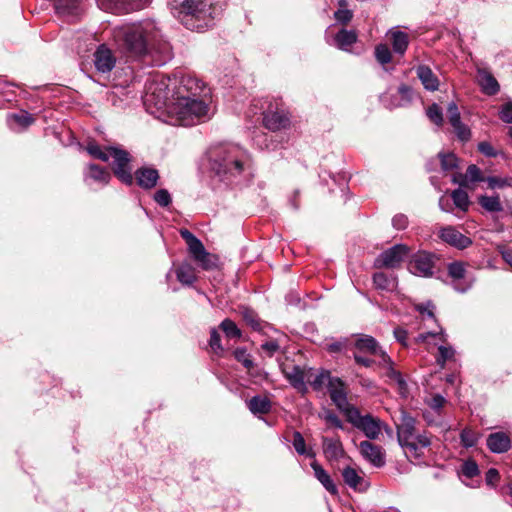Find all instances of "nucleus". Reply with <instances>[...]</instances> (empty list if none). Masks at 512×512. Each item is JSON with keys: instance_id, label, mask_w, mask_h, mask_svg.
<instances>
[{"instance_id": "obj_1", "label": "nucleus", "mask_w": 512, "mask_h": 512, "mask_svg": "<svg viewBox=\"0 0 512 512\" xmlns=\"http://www.w3.org/2000/svg\"><path fill=\"white\" fill-rule=\"evenodd\" d=\"M167 81L162 78L159 82H153L148 87L145 102L155 100L159 108L167 107L168 114L175 123L182 126H192L209 117V90L197 78L184 76L180 79L169 104Z\"/></svg>"}, {"instance_id": "obj_2", "label": "nucleus", "mask_w": 512, "mask_h": 512, "mask_svg": "<svg viewBox=\"0 0 512 512\" xmlns=\"http://www.w3.org/2000/svg\"><path fill=\"white\" fill-rule=\"evenodd\" d=\"M119 45L131 57H143L158 54L155 60L158 65L171 57L170 46L164 41L153 22L125 25L115 31Z\"/></svg>"}, {"instance_id": "obj_3", "label": "nucleus", "mask_w": 512, "mask_h": 512, "mask_svg": "<svg viewBox=\"0 0 512 512\" xmlns=\"http://www.w3.org/2000/svg\"><path fill=\"white\" fill-rule=\"evenodd\" d=\"M211 168L224 180L240 175L249 164L248 153L238 145H227L211 152Z\"/></svg>"}, {"instance_id": "obj_4", "label": "nucleus", "mask_w": 512, "mask_h": 512, "mask_svg": "<svg viewBox=\"0 0 512 512\" xmlns=\"http://www.w3.org/2000/svg\"><path fill=\"white\" fill-rule=\"evenodd\" d=\"M175 7H180L184 14L183 23L191 30L208 27L216 13L211 0H173Z\"/></svg>"}, {"instance_id": "obj_5", "label": "nucleus", "mask_w": 512, "mask_h": 512, "mask_svg": "<svg viewBox=\"0 0 512 512\" xmlns=\"http://www.w3.org/2000/svg\"><path fill=\"white\" fill-rule=\"evenodd\" d=\"M290 114L282 101L269 102L263 112V125L271 131H279L290 126Z\"/></svg>"}, {"instance_id": "obj_6", "label": "nucleus", "mask_w": 512, "mask_h": 512, "mask_svg": "<svg viewBox=\"0 0 512 512\" xmlns=\"http://www.w3.org/2000/svg\"><path fill=\"white\" fill-rule=\"evenodd\" d=\"M346 418L348 422L361 430L369 439H377L381 434V420L371 414L361 415L360 411L356 407L348 411Z\"/></svg>"}, {"instance_id": "obj_7", "label": "nucleus", "mask_w": 512, "mask_h": 512, "mask_svg": "<svg viewBox=\"0 0 512 512\" xmlns=\"http://www.w3.org/2000/svg\"><path fill=\"white\" fill-rule=\"evenodd\" d=\"M109 158H113V172L115 176L124 184L131 185L133 183V175L129 163L131 161L130 154L119 147H107Z\"/></svg>"}, {"instance_id": "obj_8", "label": "nucleus", "mask_w": 512, "mask_h": 512, "mask_svg": "<svg viewBox=\"0 0 512 512\" xmlns=\"http://www.w3.org/2000/svg\"><path fill=\"white\" fill-rule=\"evenodd\" d=\"M282 373L289 383L301 394H306L308 386L306 385L309 367H301L292 363L281 366Z\"/></svg>"}, {"instance_id": "obj_9", "label": "nucleus", "mask_w": 512, "mask_h": 512, "mask_svg": "<svg viewBox=\"0 0 512 512\" xmlns=\"http://www.w3.org/2000/svg\"><path fill=\"white\" fill-rule=\"evenodd\" d=\"M328 391L332 402L341 410L345 415L348 414L350 409H354L347 400V392L345 383L338 377H332L328 383Z\"/></svg>"}, {"instance_id": "obj_10", "label": "nucleus", "mask_w": 512, "mask_h": 512, "mask_svg": "<svg viewBox=\"0 0 512 512\" xmlns=\"http://www.w3.org/2000/svg\"><path fill=\"white\" fill-rule=\"evenodd\" d=\"M408 253L409 248L406 245H395L381 253L375 264L377 267L395 268L401 264Z\"/></svg>"}, {"instance_id": "obj_11", "label": "nucleus", "mask_w": 512, "mask_h": 512, "mask_svg": "<svg viewBox=\"0 0 512 512\" xmlns=\"http://www.w3.org/2000/svg\"><path fill=\"white\" fill-rule=\"evenodd\" d=\"M433 269V255L427 252L416 253L409 262V270L417 276H431L433 274Z\"/></svg>"}, {"instance_id": "obj_12", "label": "nucleus", "mask_w": 512, "mask_h": 512, "mask_svg": "<svg viewBox=\"0 0 512 512\" xmlns=\"http://www.w3.org/2000/svg\"><path fill=\"white\" fill-rule=\"evenodd\" d=\"M448 275L452 279V285L458 292H466L473 284L466 279V266L462 262H452L448 265Z\"/></svg>"}, {"instance_id": "obj_13", "label": "nucleus", "mask_w": 512, "mask_h": 512, "mask_svg": "<svg viewBox=\"0 0 512 512\" xmlns=\"http://www.w3.org/2000/svg\"><path fill=\"white\" fill-rule=\"evenodd\" d=\"M439 238L457 249H465L472 244V240L462 234L453 226L442 227L438 233Z\"/></svg>"}, {"instance_id": "obj_14", "label": "nucleus", "mask_w": 512, "mask_h": 512, "mask_svg": "<svg viewBox=\"0 0 512 512\" xmlns=\"http://www.w3.org/2000/svg\"><path fill=\"white\" fill-rule=\"evenodd\" d=\"M116 64V57L106 45H100L94 53V65L97 71L109 73Z\"/></svg>"}, {"instance_id": "obj_15", "label": "nucleus", "mask_w": 512, "mask_h": 512, "mask_svg": "<svg viewBox=\"0 0 512 512\" xmlns=\"http://www.w3.org/2000/svg\"><path fill=\"white\" fill-rule=\"evenodd\" d=\"M410 442L411 444H401V446L408 457L417 459L424 454V449L431 445V437L426 432L416 433Z\"/></svg>"}, {"instance_id": "obj_16", "label": "nucleus", "mask_w": 512, "mask_h": 512, "mask_svg": "<svg viewBox=\"0 0 512 512\" xmlns=\"http://www.w3.org/2000/svg\"><path fill=\"white\" fill-rule=\"evenodd\" d=\"M359 451L363 458L375 467H382L385 464V454L380 446L370 441H362L359 444Z\"/></svg>"}, {"instance_id": "obj_17", "label": "nucleus", "mask_w": 512, "mask_h": 512, "mask_svg": "<svg viewBox=\"0 0 512 512\" xmlns=\"http://www.w3.org/2000/svg\"><path fill=\"white\" fill-rule=\"evenodd\" d=\"M110 172L96 164H89L84 172V181L87 185L96 183L99 186H105L110 182Z\"/></svg>"}, {"instance_id": "obj_18", "label": "nucleus", "mask_w": 512, "mask_h": 512, "mask_svg": "<svg viewBox=\"0 0 512 512\" xmlns=\"http://www.w3.org/2000/svg\"><path fill=\"white\" fill-rule=\"evenodd\" d=\"M416 433V420L407 414H403L401 422L397 425L399 444H411L409 441L414 439Z\"/></svg>"}, {"instance_id": "obj_19", "label": "nucleus", "mask_w": 512, "mask_h": 512, "mask_svg": "<svg viewBox=\"0 0 512 512\" xmlns=\"http://www.w3.org/2000/svg\"><path fill=\"white\" fill-rule=\"evenodd\" d=\"M381 358L383 367L386 369V376L398 386L399 392L404 395L407 387L401 373L394 369L391 358L385 352H381Z\"/></svg>"}, {"instance_id": "obj_20", "label": "nucleus", "mask_w": 512, "mask_h": 512, "mask_svg": "<svg viewBox=\"0 0 512 512\" xmlns=\"http://www.w3.org/2000/svg\"><path fill=\"white\" fill-rule=\"evenodd\" d=\"M476 79L485 94L495 95L498 93L500 86L495 77L487 70L478 69Z\"/></svg>"}, {"instance_id": "obj_21", "label": "nucleus", "mask_w": 512, "mask_h": 512, "mask_svg": "<svg viewBox=\"0 0 512 512\" xmlns=\"http://www.w3.org/2000/svg\"><path fill=\"white\" fill-rule=\"evenodd\" d=\"M193 259L199 264L204 270H211L217 266V257L206 251L204 245L201 243L197 250L190 252Z\"/></svg>"}, {"instance_id": "obj_22", "label": "nucleus", "mask_w": 512, "mask_h": 512, "mask_svg": "<svg viewBox=\"0 0 512 512\" xmlns=\"http://www.w3.org/2000/svg\"><path fill=\"white\" fill-rule=\"evenodd\" d=\"M487 446L493 453H504L510 449L511 441L505 433L496 432L488 436Z\"/></svg>"}, {"instance_id": "obj_23", "label": "nucleus", "mask_w": 512, "mask_h": 512, "mask_svg": "<svg viewBox=\"0 0 512 512\" xmlns=\"http://www.w3.org/2000/svg\"><path fill=\"white\" fill-rule=\"evenodd\" d=\"M137 184L144 189H151L156 186L159 174L153 168H140L135 172Z\"/></svg>"}, {"instance_id": "obj_24", "label": "nucleus", "mask_w": 512, "mask_h": 512, "mask_svg": "<svg viewBox=\"0 0 512 512\" xmlns=\"http://www.w3.org/2000/svg\"><path fill=\"white\" fill-rule=\"evenodd\" d=\"M331 378L332 376L327 370L316 371L309 368L306 385L309 384L315 391H321L325 385L328 386Z\"/></svg>"}, {"instance_id": "obj_25", "label": "nucleus", "mask_w": 512, "mask_h": 512, "mask_svg": "<svg viewBox=\"0 0 512 512\" xmlns=\"http://www.w3.org/2000/svg\"><path fill=\"white\" fill-rule=\"evenodd\" d=\"M373 285L375 289L384 292H393L396 290L398 282L393 274L376 272L373 275Z\"/></svg>"}, {"instance_id": "obj_26", "label": "nucleus", "mask_w": 512, "mask_h": 512, "mask_svg": "<svg viewBox=\"0 0 512 512\" xmlns=\"http://www.w3.org/2000/svg\"><path fill=\"white\" fill-rule=\"evenodd\" d=\"M311 468L314 471L315 478L323 485V487L332 495H336L338 493V488L331 476L324 470V468L317 462L313 461L311 464Z\"/></svg>"}, {"instance_id": "obj_27", "label": "nucleus", "mask_w": 512, "mask_h": 512, "mask_svg": "<svg viewBox=\"0 0 512 512\" xmlns=\"http://www.w3.org/2000/svg\"><path fill=\"white\" fill-rule=\"evenodd\" d=\"M418 78L427 90L435 91L439 87V80L432 70L426 65H420L416 69Z\"/></svg>"}, {"instance_id": "obj_28", "label": "nucleus", "mask_w": 512, "mask_h": 512, "mask_svg": "<svg viewBox=\"0 0 512 512\" xmlns=\"http://www.w3.org/2000/svg\"><path fill=\"white\" fill-rule=\"evenodd\" d=\"M342 477L344 482L354 490L365 491L367 489L364 479L352 467L344 468L342 471Z\"/></svg>"}, {"instance_id": "obj_29", "label": "nucleus", "mask_w": 512, "mask_h": 512, "mask_svg": "<svg viewBox=\"0 0 512 512\" xmlns=\"http://www.w3.org/2000/svg\"><path fill=\"white\" fill-rule=\"evenodd\" d=\"M323 452L329 461L338 460L344 454L340 440L330 438L323 439Z\"/></svg>"}, {"instance_id": "obj_30", "label": "nucleus", "mask_w": 512, "mask_h": 512, "mask_svg": "<svg viewBox=\"0 0 512 512\" xmlns=\"http://www.w3.org/2000/svg\"><path fill=\"white\" fill-rule=\"evenodd\" d=\"M355 347L359 352L368 353L372 355H380L383 352L379 346L377 341L368 335H362L355 342Z\"/></svg>"}, {"instance_id": "obj_31", "label": "nucleus", "mask_w": 512, "mask_h": 512, "mask_svg": "<svg viewBox=\"0 0 512 512\" xmlns=\"http://www.w3.org/2000/svg\"><path fill=\"white\" fill-rule=\"evenodd\" d=\"M247 406L253 414H266L271 409V403L268 398L254 396L248 402Z\"/></svg>"}, {"instance_id": "obj_32", "label": "nucleus", "mask_w": 512, "mask_h": 512, "mask_svg": "<svg viewBox=\"0 0 512 512\" xmlns=\"http://www.w3.org/2000/svg\"><path fill=\"white\" fill-rule=\"evenodd\" d=\"M389 34L394 52L404 54L409 44L408 35L399 30H391Z\"/></svg>"}, {"instance_id": "obj_33", "label": "nucleus", "mask_w": 512, "mask_h": 512, "mask_svg": "<svg viewBox=\"0 0 512 512\" xmlns=\"http://www.w3.org/2000/svg\"><path fill=\"white\" fill-rule=\"evenodd\" d=\"M178 281L185 285H191L196 280L195 268L189 263H182L176 269Z\"/></svg>"}, {"instance_id": "obj_34", "label": "nucleus", "mask_w": 512, "mask_h": 512, "mask_svg": "<svg viewBox=\"0 0 512 512\" xmlns=\"http://www.w3.org/2000/svg\"><path fill=\"white\" fill-rule=\"evenodd\" d=\"M356 40V33L345 29L340 30L335 36L337 46L344 50H347Z\"/></svg>"}, {"instance_id": "obj_35", "label": "nucleus", "mask_w": 512, "mask_h": 512, "mask_svg": "<svg viewBox=\"0 0 512 512\" xmlns=\"http://www.w3.org/2000/svg\"><path fill=\"white\" fill-rule=\"evenodd\" d=\"M478 201L489 212H500L503 209L499 196H480Z\"/></svg>"}, {"instance_id": "obj_36", "label": "nucleus", "mask_w": 512, "mask_h": 512, "mask_svg": "<svg viewBox=\"0 0 512 512\" xmlns=\"http://www.w3.org/2000/svg\"><path fill=\"white\" fill-rule=\"evenodd\" d=\"M292 443L298 454L306 455L311 458L315 457V453L313 452V450L306 448L305 439L300 432H294Z\"/></svg>"}, {"instance_id": "obj_37", "label": "nucleus", "mask_w": 512, "mask_h": 512, "mask_svg": "<svg viewBox=\"0 0 512 512\" xmlns=\"http://www.w3.org/2000/svg\"><path fill=\"white\" fill-rule=\"evenodd\" d=\"M240 314L243 318V320L251 326L254 330H260L261 329V322L257 316V314L248 307H241L240 308Z\"/></svg>"}, {"instance_id": "obj_38", "label": "nucleus", "mask_w": 512, "mask_h": 512, "mask_svg": "<svg viewBox=\"0 0 512 512\" xmlns=\"http://www.w3.org/2000/svg\"><path fill=\"white\" fill-rule=\"evenodd\" d=\"M221 330L228 338H240L242 333L236 323L229 318L224 319L220 324Z\"/></svg>"}, {"instance_id": "obj_39", "label": "nucleus", "mask_w": 512, "mask_h": 512, "mask_svg": "<svg viewBox=\"0 0 512 512\" xmlns=\"http://www.w3.org/2000/svg\"><path fill=\"white\" fill-rule=\"evenodd\" d=\"M452 200L456 207L459 209L466 211L469 206V198L466 191L462 189H456L452 192Z\"/></svg>"}, {"instance_id": "obj_40", "label": "nucleus", "mask_w": 512, "mask_h": 512, "mask_svg": "<svg viewBox=\"0 0 512 512\" xmlns=\"http://www.w3.org/2000/svg\"><path fill=\"white\" fill-rule=\"evenodd\" d=\"M438 157L443 171L449 172L457 167V157L453 153H439Z\"/></svg>"}, {"instance_id": "obj_41", "label": "nucleus", "mask_w": 512, "mask_h": 512, "mask_svg": "<svg viewBox=\"0 0 512 512\" xmlns=\"http://www.w3.org/2000/svg\"><path fill=\"white\" fill-rule=\"evenodd\" d=\"M460 439L463 446L473 447L479 439V434L472 429L465 428L460 434Z\"/></svg>"}, {"instance_id": "obj_42", "label": "nucleus", "mask_w": 512, "mask_h": 512, "mask_svg": "<svg viewBox=\"0 0 512 512\" xmlns=\"http://www.w3.org/2000/svg\"><path fill=\"white\" fill-rule=\"evenodd\" d=\"M9 119L18 124L22 128H26L34 122L33 116L25 111L11 114L9 116Z\"/></svg>"}, {"instance_id": "obj_43", "label": "nucleus", "mask_w": 512, "mask_h": 512, "mask_svg": "<svg viewBox=\"0 0 512 512\" xmlns=\"http://www.w3.org/2000/svg\"><path fill=\"white\" fill-rule=\"evenodd\" d=\"M439 355L436 358L437 363L443 368L446 361L454 359L455 351L451 346L440 345L438 348Z\"/></svg>"}, {"instance_id": "obj_44", "label": "nucleus", "mask_w": 512, "mask_h": 512, "mask_svg": "<svg viewBox=\"0 0 512 512\" xmlns=\"http://www.w3.org/2000/svg\"><path fill=\"white\" fill-rule=\"evenodd\" d=\"M87 152L96 159L107 162L109 160V152L107 151V147L103 150L96 143H89L87 146Z\"/></svg>"}, {"instance_id": "obj_45", "label": "nucleus", "mask_w": 512, "mask_h": 512, "mask_svg": "<svg viewBox=\"0 0 512 512\" xmlns=\"http://www.w3.org/2000/svg\"><path fill=\"white\" fill-rule=\"evenodd\" d=\"M234 357L235 359L240 362L247 370H250L251 368H253L254 366V363L251 359V356L250 354H248L246 352L245 349H242V348H237L235 351H234Z\"/></svg>"}, {"instance_id": "obj_46", "label": "nucleus", "mask_w": 512, "mask_h": 512, "mask_svg": "<svg viewBox=\"0 0 512 512\" xmlns=\"http://www.w3.org/2000/svg\"><path fill=\"white\" fill-rule=\"evenodd\" d=\"M375 56L381 64H387L391 61V52L387 45L380 44L375 48Z\"/></svg>"}, {"instance_id": "obj_47", "label": "nucleus", "mask_w": 512, "mask_h": 512, "mask_svg": "<svg viewBox=\"0 0 512 512\" xmlns=\"http://www.w3.org/2000/svg\"><path fill=\"white\" fill-rule=\"evenodd\" d=\"M181 237L186 241L188 245L189 252L193 250H197L199 245L202 243L198 238H196L189 230L183 229L180 231Z\"/></svg>"}, {"instance_id": "obj_48", "label": "nucleus", "mask_w": 512, "mask_h": 512, "mask_svg": "<svg viewBox=\"0 0 512 512\" xmlns=\"http://www.w3.org/2000/svg\"><path fill=\"white\" fill-rule=\"evenodd\" d=\"M428 118L437 126H441L443 122L441 108L437 104L431 105L427 109Z\"/></svg>"}, {"instance_id": "obj_49", "label": "nucleus", "mask_w": 512, "mask_h": 512, "mask_svg": "<svg viewBox=\"0 0 512 512\" xmlns=\"http://www.w3.org/2000/svg\"><path fill=\"white\" fill-rule=\"evenodd\" d=\"M485 181L491 189L512 186V178L487 177Z\"/></svg>"}, {"instance_id": "obj_50", "label": "nucleus", "mask_w": 512, "mask_h": 512, "mask_svg": "<svg viewBox=\"0 0 512 512\" xmlns=\"http://www.w3.org/2000/svg\"><path fill=\"white\" fill-rule=\"evenodd\" d=\"M426 403L436 413H440L441 409L444 407V404L446 403V400L440 394H435L429 399H427Z\"/></svg>"}, {"instance_id": "obj_51", "label": "nucleus", "mask_w": 512, "mask_h": 512, "mask_svg": "<svg viewBox=\"0 0 512 512\" xmlns=\"http://www.w3.org/2000/svg\"><path fill=\"white\" fill-rule=\"evenodd\" d=\"M465 178L470 180L471 182H479V181H485L486 178L482 176L481 170L476 165H469Z\"/></svg>"}, {"instance_id": "obj_52", "label": "nucleus", "mask_w": 512, "mask_h": 512, "mask_svg": "<svg viewBox=\"0 0 512 512\" xmlns=\"http://www.w3.org/2000/svg\"><path fill=\"white\" fill-rule=\"evenodd\" d=\"M209 345L216 354H221L223 352L220 335L216 329H212L210 332Z\"/></svg>"}, {"instance_id": "obj_53", "label": "nucleus", "mask_w": 512, "mask_h": 512, "mask_svg": "<svg viewBox=\"0 0 512 512\" xmlns=\"http://www.w3.org/2000/svg\"><path fill=\"white\" fill-rule=\"evenodd\" d=\"M155 201L163 207L168 206L171 203V196L166 189L158 190L154 195Z\"/></svg>"}, {"instance_id": "obj_54", "label": "nucleus", "mask_w": 512, "mask_h": 512, "mask_svg": "<svg viewBox=\"0 0 512 512\" xmlns=\"http://www.w3.org/2000/svg\"><path fill=\"white\" fill-rule=\"evenodd\" d=\"M462 473L468 478H473L479 473L477 464L474 461H466L462 466Z\"/></svg>"}, {"instance_id": "obj_55", "label": "nucleus", "mask_w": 512, "mask_h": 512, "mask_svg": "<svg viewBox=\"0 0 512 512\" xmlns=\"http://www.w3.org/2000/svg\"><path fill=\"white\" fill-rule=\"evenodd\" d=\"M452 127L460 140L467 141L470 139L471 132L467 126L462 124V122H459L458 125H452Z\"/></svg>"}, {"instance_id": "obj_56", "label": "nucleus", "mask_w": 512, "mask_h": 512, "mask_svg": "<svg viewBox=\"0 0 512 512\" xmlns=\"http://www.w3.org/2000/svg\"><path fill=\"white\" fill-rule=\"evenodd\" d=\"M322 418L330 425V426H333V427H336V428H339V429H342L343 428V424H342V421L340 420V418L333 412L331 411H326Z\"/></svg>"}, {"instance_id": "obj_57", "label": "nucleus", "mask_w": 512, "mask_h": 512, "mask_svg": "<svg viewBox=\"0 0 512 512\" xmlns=\"http://www.w3.org/2000/svg\"><path fill=\"white\" fill-rule=\"evenodd\" d=\"M449 122L451 125H458L461 122L460 113L455 103H450L447 109Z\"/></svg>"}, {"instance_id": "obj_58", "label": "nucleus", "mask_w": 512, "mask_h": 512, "mask_svg": "<svg viewBox=\"0 0 512 512\" xmlns=\"http://www.w3.org/2000/svg\"><path fill=\"white\" fill-rule=\"evenodd\" d=\"M499 117L505 123H512V102H508L502 106L499 111Z\"/></svg>"}, {"instance_id": "obj_59", "label": "nucleus", "mask_w": 512, "mask_h": 512, "mask_svg": "<svg viewBox=\"0 0 512 512\" xmlns=\"http://www.w3.org/2000/svg\"><path fill=\"white\" fill-rule=\"evenodd\" d=\"M478 150L485 156L495 157L497 155V151L493 148V146L486 141L480 142L478 144Z\"/></svg>"}, {"instance_id": "obj_60", "label": "nucleus", "mask_w": 512, "mask_h": 512, "mask_svg": "<svg viewBox=\"0 0 512 512\" xmlns=\"http://www.w3.org/2000/svg\"><path fill=\"white\" fill-rule=\"evenodd\" d=\"M392 224L398 230L405 229L408 225V218L404 214L395 215L392 219Z\"/></svg>"}, {"instance_id": "obj_61", "label": "nucleus", "mask_w": 512, "mask_h": 512, "mask_svg": "<svg viewBox=\"0 0 512 512\" xmlns=\"http://www.w3.org/2000/svg\"><path fill=\"white\" fill-rule=\"evenodd\" d=\"M335 19L342 23H347L352 19V12L348 9H339L334 14Z\"/></svg>"}, {"instance_id": "obj_62", "label": "nucleus", "mask_w": 512, "mask_h": 512, "mask_svg": "<svg viewBox=\"0 0 512 512\" xmlns=\"http://www.w3.org/2000/svg\"><path fill=\"white\" fill-rule=\"evenodd\" d=\"M261 348L264 352L267 353L269 357L273 356L276 351L279 350V344L276 341H267L261 345Z\"/></svg>"}, {"instance_id": "obj_63", "label": "nucleus", "mask_w": 512, "mask_h": 512, "mask_svg": "<svg viewBox=\"0 0 512 512\" xmlns=\"http://www.w3.org/2000/svg\"><path fill=\"white\" fill-rule=\"evenodd\" d=\"M434 306L431 303H427L426 305H418L417 310L423 315L430 319H434Z\"/></svg>"}, {"instance_id": "obj_64", "label": "nucleus", "mask_w": 512, "mask_h": 512, "mask_svg": "<svg viewBox=\"0 0 512 512\" xmlns=\"http://www.w3.org/2000/svg\"><path fill=\"white\" fill-rule=\"evenodd\" d=\"M499 472L498 470L491 468L486 473V482L488 484H494L499 480Z\"/></svg>"}]
</instances>
